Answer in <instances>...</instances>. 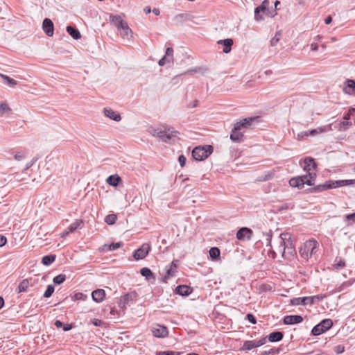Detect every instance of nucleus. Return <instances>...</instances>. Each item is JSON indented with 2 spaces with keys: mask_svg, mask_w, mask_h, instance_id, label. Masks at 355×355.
I'll return each mask as SVG.
<instances>
[{
  "mask_svg": "<svg viewBox=\"0 0 355 355\" xmlns=\"http://www.w3.org/2000/svg\"><path fill=\"white\" fill-rule=\"evenodd\" d=\"M83 223L81 220H76L75 222L71 223L69 227L68 230L71 233L73 232L77 228L80 227V225Z\"/></svg>",
  "mask_w": 355,
  "mask_h": 355,
  "instance_id": "a19ab883",
  "label": "nucleus"
},
{
  "mask_svg": "<svg viewBox=\"0 0 355 355\" xmlns=\"http://www.w3.org/2000/svg\"><path fill=\"white\" fill-rule=\"evenodd\" d=\"M252 232L248 227L241 228L236 233V238L239 240L250 239Z\"/></svg>",
  "mask_w": 355,
  "mask_h": 355,
  "instance_id": "f3484780",
  "label": "nucleus"
},
{
  "mask_svg": "<svg viewBox=\"0 0 355 355\" xmlns=\"http://www.w3.org/2000/svg\"><path fill=\"white\" fill-rule=\"evenodd\" d=\"M239 126L234 125V128L232 129L230 134V139L234 142H240L243 137V132L240 131Z\"/></svg>",
  "mask_w": 355,
  "mask_h": 355,
  "instance_id": "4468645a",
  "label": "nucleus"
},
{
  "mask_svg": "<svg viewBox=\"0 0 355 355\" xmlns=\"http://www.w3.org/2000/svg\"><path fill=\"white\" fill-rule=\"evenodd\" d=\"M92 297L96 302H101L104 300L105 297V292L103 289H97L92 293Z\"/></svg>",
  "mask_w": 355,
  "mask_h": 355,
  "instance_id": "6ab92c4d",
  "label": "nucleus"
},
{
  "mask_svg": "<svg viewBox=\"0 0 355 355\" xmlns=\"http://www.w3.org/2000/svg\"><path fill=\"white\" fill-rule=\"evenodd\" d=\"M104 114L107 117H108L115 121H119L121 119V115L119 114V113H118L110 108H105Z\"/></svg>",
  "mask_w": 355,
  "mask_h": 355,
  "instance_id": "5701e85b",
  "label": "nucleus"
},
{
  "mask_svg": "<svg viewBox=\"0 0 355 355\" xmlns=\"http://www.w3.org/2000/svg\"><path fill=\"white\" fill-rule=\"evenodd\" d=\"M92 324L96 326V327H99L102 324V321L101 320H98V319H94L92 320Z\"/></svg>",
  "mask_w": 355,
  "mask_h": 355,
  "instance_id": "bf43d9fd",
  "label": "nucleus"
},
{
  "mask_svg": "<svg viewBox=\"0 0 355 355\" xmlns=\"http://www.w3.org/2000/svg\"><path fill=\"white\" fill-rule=\"evenodd\" d=\"M268 4V1L265 0L260 6H258L254 10V19L256 21H261L263 18L260 12H265L266 10V6Z\"/></svg>",
  "mask_w": 355,
  "mask_h": 355,
  "instance_id": "2eb2a0df",
  "label": "nucleus"
},
{
  "mask_svg": "<svg viewBox=\"0 0 355 355\" xmlns=\"http://www.w3.org/2000/svg\"><path fill=\"white\" fill-rule=\"evenodd\" d=\"M293 305H307L313 304V298L310 297H295L291 301Z\"/></svg>",
  "mask_w": 355,
  "mask_h": 355,
  "instance_id": "ddd939ff",
  "label": "nucleus"
},
{
  "mask_svg": "<svg viewBox=\"0 0 355 355\" xmlns=\"http://www.w3.org/2000/svg\"><path fill=\"white\" fill-rule=\"evenodd\" d=\"M166 63H168V58H167V56H164L162 59L159 60V61L158 62V64L159 66H164Z\"/></svg>",
  "mask_w": 355,
  "mask_h": 355,
  "instance_id": "4d7b16f0",
  "label": "nucleus"
},
{
  "mask_svg": "<svg viewBox=\"0 0 355 355\" xmlns=\"http://www.w3.org/2000/svg\"><path fill=\"white\" fill-rule=\"evenodd\" d=\"M174 268H172V266H168L166 267V273L164 276V278L168 279L174 275Z\"/></svg>",
  "mask_w": 355,
  "mask_h": 355,
  "instance_id": "49530a36",
  "label": "nucleus"
},
{
  "mask_svg": "<svg viewBox=\"0 0 355 355\" xmlns=\"http://www.w3.org/2000/svg\"><path fill=\"white\" fill-rule=\"evenodd\" d=\"M28 286H29V282H28V279H23L18 285L16 291L17 293H19L21 292H26V291H27Z\"/></svg>",
  "mask_w": 355,
  "mask_h": 355,
  "instance_id": "473e14b6",
  "label": "nucleus"
},
{
  "mask_svg": "<svg viewBox=\"0 0 355 355\" xmlns=\"http://www.w3.org/2000/svg\"><path fill=\"white\" fill-rule=\"evenodd\" d=\"M178 161L181 167H183L186 164L187 159L184 155H182L179 156Z\"/></svg>",
  "mask_w": 355,
  "mask_h": 355,
  "instance_id": "5fc2aeb1",
  "label": "nucleus"
},
{
  "mask_svg": "<svg viewBox=\"0 0 355 355\" xmlns=\"http://www.w3.org/2000/svg\"><path fill=\"white\" fill-rule=\"evenodd\" d=\"M191 288L186 285H180L175 288L176 293L182 296L189 295L191 293Z\"/></svg>",
  "mask_w": 355,
  "mask_h": 355,
  "instance_id": "b1692460",
  "label": "nucleus"
},
{
  "mask_svg": "<svg viewBox=\"0 0 355 355\" xmlns=\"http://www.w3.org/2000/svg\"><path fill=\"white\" fill-rule=\"evenodd\" d=\"M42 28L44 33L49 37L53 36L54 31L53 23L50 19L46 18L42 23Z\"/></svg>",
  "mask_w": 355,
  "mask_h": 355,
  "instance_id": "f8f14e48",
  "label": "nucleus"
},
{
  "mask_svg": "<svg viewBox=\"0 0 355 355\" xmlns=\"http://www.w3.org/2000/svg\"><path fill=\"white\" fill-rule=\"evenodd\" d=\"M220 250L218 248L213 247L209 250V256L211 259L216 260L220 257Z\"/></svg>",
  "mask_w": 355,
  "mask_h": 355,
  "instance_id": "c9c22d12",
  "label": "nucleus"
},
{
  "mask_svg": "<svg viewBox=\"0 0 355 355\" xmlns=\"http://www.w3.org/2000/svg\"><path fill=\"white\" fill-rule=\"evenodd\" d=\"M324 295H318L312 296L311 297L313 298V302H314L315 300H322L324 298Z\"/></svg>",
  "mask_w": 355,
  "mask_h": 355,
  "instance_id": "0e129e2a",
  "label": "nucleus"
},
{
  "mask_svg": "<svg viewBox=\"0 0 355 355\" xmlns=\"http://www.w3.org/2000/svg\"><path fill=\"white\" fill-rule=\"evenodd\" d=\"M318 246V243L314 239L306 241L304 245L300 248V254L304 259L308 260L313 254L315 253V249Z\"/></svg>",
  "mask_w": 355,
  "mask_h": 355,
  "instance_id": "f257e3e1",
  "label": "nucleus"
},
{
  "mask_svg": "<svg viewBox=\"0 0 355 355\" xmlns=\"http://www.w3.org/2000/svg\"><path fill=\"white\" fill-rule=\"evenodd\" d=\"M306 137H309L307 134V131H303L297 134V139L301 140Z\"/></svg>",
  "mask_w": 355,
  "mask_h": 355,
  "instance_id": "6e6d98bb",
  "label": "nucleus"
},
{
  "mask_svg": "<svg viewBox=\"0 0 355 355\" xmlns=\"http://www.w3.org/2000/svg\"><path fill=\"white\" fill-rule=\"evenodd\" d=\"M11 109L9 107L8 104L6 102H1L0 103V115L3 116L5 114L10 113Z\"/></svg>",
  "mask_w": 355,
  "mask_h": 355,
  "instance_id": "f704fd0d",
  "label": "nucleus"
},
{
  "mask_svg": "<svg viewBox=\"0 0 355 355\" xmlns=\"http://www.w3.org/2000/svg\"><path fill=\"white\" fill-rule=\"evenodd\" d=\"M24 156L22 154L17 153L15 155L14 158L16 160L20 161L24 159Z\"/></svg>",
  "mask_w": 355,
  "mask_h": 355,
  "instance_id": "052dcab7",
  "label": "nucleus"
},
{
  "mask_svg": "<svg viewBox=\"0 0 355 355\" xmlns=\"http://www.w3.org/2000/svg\"><path fill=\"white\" fill-rule=\"evenodd\" d=\"M256 119H257L256 117L245 118V119H243L242 121H241L240 122H237L235 125L236 126H239V128H240V129L241 128H247L249 126H250L251 124L252 123V122L254 121H255Z\"/></svg>",
  "mask_w": 355,
  "mask_h": 355,
  "instance_id": "393cba45",
  "label": "nucleus"
},
{
  "mask_svg": "<svg viewBox=\"0 0 355 355\" xmlns=\"http://www.w3.org/2000/svg\"><path fill=\"white\" fill-rule=\"evenodd\" d=\"M55 326L58 328H61L63 327V323L60 320H55Z\"/></svg>",
  "mask_w": 355,
  "mask_h": 355,
  "instance_id": "e2e57ef3",
  "label": "nucleus"
},
{
  "mask_svg": "<svg viewBox=\"0 0 355 355\" xmlns=\"http://www.w3.org/2000/svg\"><path fill=\"white\" fill-rule=\"evenodd\" d=\"M137 297V293L135 292H132L130 293H127L123 295L120 300V304H121L122 308H125L128 304L129 301H132L135 300Z\"/></svg>",
  "mask_w": 355,
  "mask_h": 355,
  "instance_id": "412c9836",
  "label": "nucleus"
},
{
  "mask_svg": "<svg viewBox=\"0 0 355 355\" xmlns=\"http://www.w3.org/2000/svg\"><path fill=\"white\" fill-rule=\"evenodd\" d=\"M7 242V239L6 236L3 235H0V247H3L6 245Z\"/></svg>",
  "mask_w": 355,
  "mask_h": 355,
  "instance_id": "13d9d810",
  "label": "nucleus"
},
{
  "mask_svg": "<svg viewBox=\"0 0 355 355\" xmlns=\"http://www.w3.org/2000/svg\"><path fill=\"white\" fill-rule=\"evenodd\" d=\"M0 77L11 87H15L17 84V83L15 80H14L13 78H11L8 76L0 73Z\"/></svg>",
  "mask_w": 355,
  "mask_h": 355,
  "instance_id": "e433bc0d",
  "label": "nucleus"
},
{
  "mask_svg": "<svg viewBox=\"0 0 355 355\" xmlns=\"http://www.w3.org/2000/svg\"><path fill=\"white\" fill-rule=\"evenodd\" d=\"M121 243H113L109 245V250L110 251L115 250L121 246Z\"/></svg>",
  "mask_w": 355,
  "mask_h": 355,
  "instance_id": "603ef678",
  "label": "nucleus"
},
{
  "mask_svg": "<svg viewBox=\"0 0 355 355\" xmlns=\"http://www.w3.org/2000/svg\"><path fill=\"white\" fill-rule=\"evenodd\" d=\"M284 334L281 331H274L269 334L268 340L270 342H278L282 340Z\"/></svg>",
  "mask_w": 355,
  "mask_h": 355,
  "instance_id": "c85d7f7f",
  "label": "nucleus"
},
{
  "mask_svg": "<svg viewBox=\"0 0 355 355\" xmlns=\"http://www.w3.org/2000/svg\"><path fill=\"white\" fill-rule=\"evenodd\" d=\"M310 46H311V49L312 51H317V50H318V44H315V43H312V44H311Z\"/></svg>",
  "mask_w": 355,
  "mask_h": 355,
  "instance_id": "69168bd1",
  "label": "nucleus"
},
{
  "mask_svg": "<svg viewBox=\"0 0 355 355\" xmlns=\"http://www.w3.org/2000/svg\"><path fill=\"white\" fill-rule=\"evenodd\" d=\"M151 332L153 335L157 338H165L168 336L167 328L158 324H155L152 326Z\"/></svg>",
  "mask_w": 355,
  "mask_h": 355,
  "instance_id": "6e6552de",
  "label": "nucleus"
},
{
  "mask_svg": "<svg viewBox=\"0 0 355 355\" xmlns=\"http://www.w3.org/2000/svg\"><path fill=\"white\" fill-rule=\"evenodd\" d=\"M350 112H348L343 116V121L340 123L341 127H345L349 124L348 120L350 119Z\"/></svg>",
  "mask_w": 355,
  "mask_h": 355,
  "instance_id": "8fccbe9b",
  "label": "nucleus"
},
{
  "mask_svg": "<svg viewBox=\"0 0 355 355\" xmlns=\"http://www.w3.org/2000/svg\"><path fill=\"white\" fill-rule=\"evenodd\" d=\"M303 321V318L299 315H286L283 319L284 324L291 325L300 323Z\"/></svg>",
  "mask_w": 355,
  "mask_h": 355,
  "instance_id": "9d476101",
  "label": "nucleus"
},
{
  "mask_svg": "<svg viewBox=\"0 0 355 355\" xmlns=\"http://www.w3.org/2000/svg\"><path fill=\"white\" fill-rule=\"evenodd\" d=\"M150 250V245L148 243H144L139 248L134 252L133 257L136 260L144 259Z\"/></svg>",
  "mask_w": 355,
  "mask_h": 355,
  "instance_id": "0eeeda50",
  "label": "nucleus"
},
{
  "mask_svg": "<svg viewBox=\"0 0 355 355\" xmlns=\"http://www.w3.org/2000/svg\"><path fill=\"white\" fill-rule=\"evenodd\" d=\"M334 350L338 354H341V353L344 352L345 347L342 345H338L334 347Z\"/></svg>",
  "mask_w": 355,
  "mask_h": 355,
  "instance_id": "3c124183",
  "label": "nucleus"
},
{
  "mask_svg": "<svg viewBox=\"0 0 355 355\" xmlns=\"http://www.w3.org/2000/svg\"><path fill=\"white\" fill-rule=\"evenodd\" d=\"M117 216L116 214H108L105 216V222L108 225H113L116 223Z\"/></svg>",
  "mask_w": 355,
  "mask_h": 355,
  "instance_id": "ea45409f",
  "label": "nucleus"
},
{
  "mask_svg": "<svg viewBox=\"0 0 355 355\" xmlns=\"http://www.w3.org/2000/svg\"><path fill=\"white\" fill-rule=\"evenodd\" d=\"M189 19V15L185 13H181L175 15L173 20L175 22V24L179 25L182 24L184 21Z\"/></svg>",
  "mask_w": 355,
  "mask_h": 355,
  "instance_id": "7c9ffc66",
  "label": "nucleus"
},
{
  "mask_svg": "<svg viewBox=\"0 0 355 355\" xmlns=\"http://www.w3.org/2000/svg\"><path fill=\"white\" fill-rule=\"evenodd\" d=\"M55 255L54 254L46 255L42 259V263L44 266H49L55 261Z\"/></svg>",
  "mask_w": 355,
  "mask_h": 355,
  "instance_id": "72a5a7b5",
  "label": "nucleus"
},
{
  "mask_svg": "<svg viewBox=\"0 0 355 355\" xmlns=\"http://www.w3.org/2000/svg\"><path fill=\"white\" fill-rule=\"evenodd\" d=\"M279 239H281V242L285 248L287 258L294 257L296 254V251L291 235L289 233H283L280 234Z\"/></svg>",
  "mask_w": 355,
  "mask_h": 355,
  "instance_id": "7ed1b4c3",
  "label": "nucleus"
},
{
  "mask_svg": "<svg viewBox=\"0 0 355 355\" xmlns=\"http://www.w3.org/2000/svg\"><path fill=\"white\" fill-rule=\"evenodd\" d=\"M218 44L223 46V51L225 53H228L231 51L232 46L233 45V40L230 38L220 40L217 42Z\"/></svg>",
  "mask_w": 355,
  "mask_h": 355,
  "instance_id": "aec40b11",
  "label": "nucleus"
},
{
  "mask_svg": "<svg viewBox=\"0 0 355 355\" xmlns=\"http://www.w3.org/2000/svg\"><path fill=\"white\" fill-rule=\"evenodd\" d=\"M54 291V286L53 285H49L46 288V290L45 291L44 293V297L45 298H49L51 296Z\"/></svg>",
  "mask_w": 355,
  "mask_h": 355,
  "instance_id": "c03bdc74",
  "label": "nucleus"
},
{
  "mask_svg": "<svg viewBox=\"0 0 355 355\" xmlns=\"http://www.w3.org/2000/svg\"><path fill=\"white\" fill-rule=\"evenodd\" d=\"M120 32V35L124 40H130L132 37V31L129 28L128 24L125 22V24L117 28Z\"/></svg>",
  "mask_w": 355,
  "mask_h": 355,
  "instance_id": "9b49d317",
  "label": "nucleus"
},
{
  "mask_svg": "<svg viewBox=\"0 0 355 355\" xmlns=\"http://www.w3.org/2000/svg\"><path fill=\"white\" fill-rule=\"evenodd\" d=\"M333 325V322L331 319L322 320L318 324L315 325L311 331L314 336H319L326 331L329 330Z\"/></svg>",
  "mask_w": 355,
  "mask_h": 355,
  "instance_id": "39448f33",
  "label": "nucleus"
},
{
  "mask_svg": "<svg viewBox=\"0 0 355 355\" xmlns=\"http://www.w3.org/2000/svg\"><path fill=\"white\" fill-rule=\"evenodd\" d=\"M266 343V338H263L262 339H260L259 340H247L243 344V349L245 350H251L254 348L260 347L265 344Z\"/></svg>",
  "mask_w": 355,
  "mask_h": 355,
  "instance_id": "1a4fd4ad",
  "label": "nucleus"
},
{
  "mask_svg": "<svg viewBox=\"0 0 355 355\" xmlns=\"http://www.w3.org/2000/svg\"><path fill=\"white\" fill-rule=\"evenodd\" d=\"M213 152V147L210 145L197 146L192 150V157L197 161H202L207 158Z\"/></svg>",
  "mask_w": 355,
  "mask_h": 355,
  "instance_id": "20e7f679",
  "label": "nucleus"
},
{
  "mask_svg": "<svg viewBox=\"0 0 355 355\" xmlns=\"http://www.w3.org/2000/svg\"><path fill=\"white\" fill-rule=\"evenodd\" d=\"M331 21L332 17L331 16H328L324 20L326 24H329Z\"/></svg>",
  "mask_w": 355,
  "mask_h": 355,
  "instance_id": "774afa93",
  "label": "nucleus"
},
{
  "mask_svg": "<svg viewBox=\"0 0 355 355\" xmlns=\"http://www.w3.org/2000/svg\"><path fill=\"white\" fill-rule=\"evenodd\" d=\"M164 56H167L168 62L171 63L173 60V49L172 47H168L166 49V54Z\"/></svg>",
  "mask_w": 355,
  "mask_h": 355,
  "instance_id": "79ce46f5",
  "label": "nucleus"
},
{
  "mask_svg": "<svg viewBox=\"0 0 355 355\" xmlns=\"http://www.w3.org/2000/svg\"><path fill=\"white\" fill-rule=\"evenodd\" d=\"M246 319L252 324L257 323V319L252 313L247 314Z\"/></svg>",
  "mask_w": 355,
  "mask_h": 355,
  "instance_id": "864d4df0",
  "label": "nucleus"
},
{
  "mask_svg": "<svg viewBox=\"0 0 355 355\" xmlns=\"http://www.w3.org/2000/svg\"><path fill=\"white\" fill-rule=\"evenodd\" d=\"M140 273L142 276L145 277L146 279H150V278L154 277L153 273L148 268H141L140 270Z\"/></svg>",
  "mask_w": 355,
  "mask_h": 355,
  "instance_id": "58836bf2",
  "label": "nucleus"
},
{
  "mask_svg": "<svg viewBox=\"0 0 355 355\" xmlns=\"http://www.w3.org/2000/svg\"><path fill=\"white\" fill-rule=\"evenodd\" d=\"M198 103V101L197 100H195V101L191 102L189 104V107L193 108V107H197Z\"/></svg>",
  "mask_w": 355,
  "mask_h": 355,
  "instance_id": "680f3d73",
  "label": "nucleus"
},
{
  "mask_svg": "<svg viewBox=\"0 0 355 355\" xmlns=\"http://www.w3.org/2000/svg\"><path fill=\"white\" fill-rule=\"evenodd\" d=\"M71 328H72V325L71 324H67V325H65V326L63 327V330L64 331H68L70 329H71Z\"/></svg>",
  "mask_w": 355,
  "mask_h": 355,
  "instance_id": "338daca9",
  "label": "nucleus"
},
{
  "mask_svg": "<svg viewBox=\"0 0 355 355\" xmlns=\"http://www.w3.org/2000/svg\"><path fill=\"white\" fill-rule=\"evenodd\" d=\"M67 31L75 40H78L81 37L80 31L71 26H68L67 27Z\"/></svg>",
  "mask_w": 355,
  "mask_h": 355,
  "instance_id": "c756f323",
  "label": "nucleus"
},
{
  "mask_svg": "<svg viewBox=\"0 0 355 355\" xmlns=\"http://www.w3.org/2000/svg\"><path fill=\"white\" fill-rule=\"evenodd\" d=\"M344 220L347 223V225H352L355 223V213L345 215Z\"/></svg>",
  "mask_w": 355,
  "mask_h": 355,
  "instance_id": "4c0bfd02",
  "label": "nucleus"
},
{
  "mask_svg": "<svg viewBox=\"0 0 355 355\" xmlns=\"http://www.w3.org/2000/svg\"><path fill=\"white\" fill-rule=\"evenodd\" d=\"M352 181L353 180H352L329 181L325 182L323 185H320L319 187H322L324 189H329L349 185L352 183Z\"/></svg>",
  "mask_w": 355,
  "mask_h": 355,
  "instance_id": "423d86ee",
  "label": "nucleus"
},
{
  "mask_svg": "<svg viewBox=\"0 0 355 355\" xmlns=\"http://www.w3.org/2000/svg\"><path fill=\"white\" fill-rule=\"evenodd\" d=\"M150 133L154 136L159 138L162 141L167 142L173 137H177L178 132L173 128H168L167 130H162L159 128L152 129Z\"/></svg>",
  "mask_w": 355,
  "mask_h": 355,
  "instance_id": "f03ea898",
  "label": "nucleus"
},
{
  "mask_svg": "<svg viewBox=\"0 0 355 355\" xmlns=\"http://www.w3.org/2000/svg\"><path fill=\"white\" fill-rule=\"evenodd\" d=\"M66 279V275L64 274H60L56 277H55L53 279V283L55 284H60L63 283Z\"/></svg>",
  "mask_w": 355,
  "mask_h": 355,
  "instance_id": "37998d69",
  "label": "nucleus"
},
{
  "mask_svg": "<svg viewBox=\"0 0 355 355\" xmlns=\"http://www.w3.org/2000/svg\"><path fill=\"white\" fill-rule=\"evenodd\" d=\"M121 181V178L116 174L110 175L106 180L107 183L113 187H116Z\"/></svg>",
  "mask_w": 355,
  "mask_h": 355,
  "instance_id": "cd10ccee",
  "label": "nucleus"
},
{
  "mask_svg": "<svg viewBox=\"0 0 355 355\" xmlns=\"http://www.w3.org/2000/svg\"><path fill=\"white\" fill-rule=\"evenodd\" d=\"M110 19L112 23L114 24V26L119 28L120 26L125 24V21H124L120 16L118 15H112L110 16Z\"/></svg>",
  "mask_w": 355,
  "mask_h": 355,
  "instance_id": "2f4dec72",
  "label": "nucleus"
},
{
  "mask_svg": "<svg viewBox=\"0 0 355 355\" xmlns=\"http://www.w3.org/2000/svg\"><path fill=\"white\" fill-rule=\"evenodd\" d=\"M304 170L306 171L308 173L310 172H315V169L316 168V164L314 162V159L311 157H306L304 160Z\"/></svg>",
  "mask_w": 355,
  "mask_h": 355,
  "instance_id": "dca6fc26",
  "label": "nucleus"
},
{
  "mask_svg": "<svg viewBox=\"0 0 355 355\" xmlns=\"http://www.w3.org/2000/svg\"><path fill=\"white\" fill-rule=\"evenodd\" d=\"M277 250L282 254V256L284 258H287L286 254L285 248L284 247L283 243L281 242V239H279V245L278 246Z\"/></svg>",
  "mask_w": 355,
  "mask_h": 355,
  "instance_id": "09e8293b",
  "label": "nucleus"
},
{
  "mask_svg": "<svg viewBox=\"0 0 355 355\" xmlns=\"http://www.w3.org/2000/svg\"><path fill=\"white\" fill-rule=\"evenodd\" d=\"M289 184L292 187H297L301 189L304 187V182L302 178L300 176L296 178H293L289 180Z\"/></svg>",
  "mask_w": 355,
  "mask_h": 355,
  "instance_id": "bb28decb",
  "label": "nucleus"
},
{
  "mask_svg": "<svg viewBox=\"0 0 355 355\" xmlns=\"http://www.w3.org/2000/svg\"><path fill=\"white\" fill-rule=\"evenodd\" d=\"M181 352L175 351H164L157 352L156 355H180Z\"/></svg>",
  "mask_w": 355,
  "mask_h": 355,
  "instance_id": "de8ad7c7",
  "label": "nucleus"
},
{
  "mask_svg": "<svg viewBox=\"0 0 355 355\" xmlns=\"http://www.w3.org/2000/svg\"><path fill=\"white\" fill-rule=\"evenodd\" d=\"M331 129V125H329L327 126L319 127L318 128L313 129L311 130H308L307 134H308V136H315L318 134L330 130Z\"/></svg>",
  "mask_w": 355,
  "mask_h": 355,
  "instance_id": "a878e982",
  "label": "nucleus"
},
{
  "mask_svg": "<svg viewBox=\"0 0 355 355\" xmlns=\"http://www.w3.org/2000/svg\"><path fill=\"white\" fill-rule=\"evenodd\" d=\"M302 178L304 182V184H307L309 186H311L314 184V182L316 178V173L315 172H310L307 175L300 176Z\"/></svg>",
  "mask_w": 355,
  "mask_h": 355,
  "instance_id": "4be33fe9",
  "label": "nucleus"
},
{
  "mask_svg": "<svg viewBox=\"0 0 355 355\" xmlns=\"http://www.w3.org/2000/svg\"><path fill=\"white\" fill-rule=\"evenodd\" d=\"M281 33L280 32H277L275 36L270 40L271 46H276L279 41L280 40Z\"/></svg>",
  "mask_w": 355,
  "mask_h": 355,
  "instance_id": "a18cd8bd",
  "label": "nucleus"
},
{
  "mask_svg": "<svg viewBox=\"0 0 355 355\" xmlns=\"http://www.w3.org/2000/svg\"><path fill=\"white\" fill-rule=\"evenodd\" d=\"M343 91L345 94L352 95L355 94V81L348 79L345 82Z\"/></svg>",
  "mask_w": 355,
  "mask_h": 355,
  "instance_id": "a211bd4d",
  "label": "nucleus"
}]
</instances>
